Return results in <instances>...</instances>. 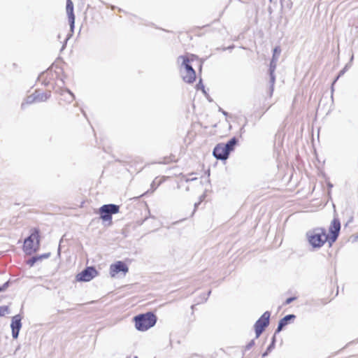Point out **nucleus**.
<instances>
[{"mask_svg": "<svg viewBox=\"0 0 358 358\" xmlns=\"http://www.w3.org/2000/svg\"><path fill=\"white\" fill-rule=\"evenodd\" d=\"M308 243L313 250L321 248L326 242H329V235L323 227H316L306 233Z\"/></svg>", "mask_w": 358, "mask_h": 358, "instance_id": "1", "label": "nucleus"}, {"mask_svg": "<svg viewBox=\"0 0 358 358\" xmlns=\"http://www.w3.org/2000/svg\"><path fill=\"white\" fill-rule=\"evenodd\" d=\"M135 327L138 331H144L155 326L157 316L152 312L136 315L134 318Z\"/></svg>", "mask_w": 358, "mask_h": 358, "instance_id": "2", "label": "nucleus"}, {"mask_svg": "<svg viewBox=\"0 0 358 358\" xmlns=\"http://www.w3.org/2000/svg\"><path fill=\"white\" fill-rule=\"evenodd\" d=\"M39 245V233L34 229L30 236L24 240L23 249L27 254L31 255L38 250Z\"/></svg>", "mask_w": 358, "mask_h": 358, "instance_id": "3", "label": "nucleus"}, {"mask_svg": "<svg viewBox=\"0 0 358 358\" xmlns=\"http://www.w3.org/2000/svg\"><path fill=\"white\" fill-rule=\"evenodd\" d=\"M120 206L115 204H105L99 208L100 217L103 221H110L112 215L119 212Z\"/></svg>", "mask_w": 358, "mask_h": 358, "instance_id": "4", "label": "nucleus"}, {"mask_svg": "<svg viewBox=\"0 0 358 358\" xmlns=\"http://www.w3.org/2000/svg\"><path fill=\"white\" fill-rule=\"evenodd\" d=\"M271 313L269 311H266L263 313V315L256 321L254 327L256 334V338L259 337V336L264 331L265 328L269 324V319H270Z\"/></svg>", "mask_w": 358, "mask_h": 358, "instance_id": "5", "label": "nucleus"}, {"mask_svg": "<svg viewBox=\"0 0 358 358\" xmlns=\"http://www.w3.org/2000/svg\"><path fill=\"white\" fill-rule=\"evenodd\" d=\"M341 230V222L338 217H335L331 222V224L329 227V245H331L333 243H334L339 235Z\"/></svg>", "mask_w": 358, "mask_h": 358, "instance_id": "6", "label": "nucleus"}, {"mask_svg": "<svg viewBox=\"0 0 358 358\" xmlns=\"http://www.w3.org/2000/svg\"><path fill=\"white\" fill-rule=\"evenodd\" d=\"M97 274V271L93 266H88L78 273L76 278L78 281L88 282L93 279Z\"/></svg>", "mask_w": 358, "mask_h": 358, "instance_id": "7", "label": "nucleus"}, {"mask_svg": "<svg viewBox=\"0 0 358 358\" xmlns=\"http://www.w3.org/2000/svg\"><path fill=\"white\" fill-rule=\"evenodd\" d=\"M129 271L128 266L123 262L118 261L110 266V274L114 277L116 274L122 272L125 275Z\"/></svg>", "mask_w": 358, "mask_h": 358, "instance_id": "8", "label": "nucleus"}, {"mask_svg": "<svg viewBox=\"0 0 358 358\" xmlns=\"http://www.w3.org/2000/svg\"><path fill=\"white\" fill-rule=\"evenodd\" d=\"M213 156L220 160H226L229 155V152L224 146V143L217 144L213 149Z\"/></svg>", "mask_w": 358, "mask_h": 358, "instance_id": "9", "label": "nucleus"}, {"mask_svg": "<svg viewBox=\"0 0 358 358\" xmlns=\"http://www.w3.org/2000/svg\"><path fill=\"white\" fill-rule=\"evenodd\" d=\"M22 317L20 315H16L12 317L10 327L12 330V336L13 338H17L19 332L22 328Z\"/></svg>", "mask_w": 358, "mask_h": 358, "instance_id": "10", "label": "nucleus"}, {"mask_svg": "<svg viewBox=\"0 0 358 358\" xmlns=\"http://www.w3.org/2000/svg\"><path fill=\"white\" fill-rule=\"evenodd\" d=\"M66 10L69 18L71 31L73 32L75 24V15L73 13V3L71 0H66Z\"/></svg>", "mask_w": 358, "mask_h": 358, "instance_id": "11", "label": "nucleus"}, {"mask_svg": "<svg viewBox=\"0 0 358 358\" xmlns=\"http://www.w3.org/2000/svg\"><path fill=\"white\" fill-rule=\"evenodd\" d=\"M296 317V316L293 314H290V315H287L286 316H285L283 318H282L279 322H278V327L275 331V335L278 333H279L280 331H281L282 330V329L288 324V323L289 322V321L291 320H294V318Z\"/></svg>", "mask_w": 358, "mask_h": 358, "instance_id": "12", "label": "nucleus"}, {"mask_svg": "<svg viewBox=\"0 0 358 358\" xmlns=\"http://www.w3.org/2000/svg\"><path fill=\"white\" fill-rule=\"evenodd\" d=\"M181 62L180 66L184 67L185 69V73L190 72L192 74L193 73L194 69L192 65L189 64V59L187 57L181 55L178 58V62L180 63Z\"/></svg>", "mask_w": 358, "mask_h": 358, "instance_id": "13", "label": "nucleus"}, {"mask_svg": "<svg viewBox=\"0 0 358 358\" xmlns=\"http://www.w3.org/2000/svg\"><path fill=\"white\" fill-rule=\"evenodd\" d=\"M36 102H43L47 101L51 96L50 91L41 93L39 91L36 90L34 92Z\"/></svg>", "mask_w": 358, "mask_h": 358, "instance_id": "14", "label": "nucleus"}, {"mask_svg": "<svg viewBox=\"0 0 358 358\" xmlns=\"http://www.w3.org/2000/svg\"><path fill=\"white\" fill-rule=\"evenodd\" d=\"M280 52H281V50L279 47H275L273 49V57H272V59L270 63L269 69H272V68L273 67V70H275L276 64H277V62L278 59V56L280 54Z\"/></svg>", "mask_w": 358, "mask_h": 358, "instance_id": "15", "label": "nucleus"}, {"mask_svg": "<svg viewBox=\"0 0 358 358\" xmlns=\"http://www.w3.org/2000/svg\"><path fill=\"white\" fill-rule=\"evenodd\" d=\"M60 95L64 96V100L68 103H71L74 99V94L68 89L61 90Z\"/></svg>", "mask_w": 358, "mask_h": 358, "instance_id": "16", "label": "nucleus"}, {"mask_svg": "<svg viewBox=\"0 0 358 358\" xmlns=\"http://www.w3.org/2000/svg\"><path fill=\"white\" fill-rule=\"evenodd\" d=\"M237 139L236 138L234 137L231 138L226 144H224V146L227 149V150L230 152L234 150L235 145L237 144Z\"/></svg>", "mask_w": 358, "mask_h": 358, "instance_id": "17", "label": "nucleus"}, {"mask_svg": "<svg viewBox=\"0 0 358 358\" xmlns=\"http://www.w3.org/2000/svg\"><path fill=\"white\" fill-rule=\"evenodd\" d=\"M182 79L185 83H192L196 79V72L193 71V73L190 72H187L185 74L182 75Z\"/></svg>", "mask_w": 358, "mask_h": 358, "instance_id": "18", "label": "nucleus"}, {"mask_svg": "<svg viewBox=\"0 0 358 358\" xmlns=\"http://www.w3.org/2000/svg\"><path fill=\"white\" fill-rule=\"evenodd\" d=\"M275 70H273V67L272 69H269V75H270V96H272L273 90H274V84L275 81V76L274 74Z\"/></svg>", "mask_w": 358, "mask_h": 358, "instance_id": "19", "label": "nucleus"}, {"mask_svg": "<svg viewBox=\"0 0 358 358\" xmlns=\"http://www.w3.org/2000/svg\"><path fill=\"white\" fill-rule=\"evenodd\" d=\"M34 102H36V97H35L34 93H33L32 94L28 96L26 98L25 101L22 103L21 107H22V108H24L26 105L31 104Z\"/></svg>", "mask_w": 358, "mask_h": 358, "instance_id": "20", "label": "nucleus"}, {"mask_svg": "<svg viewBox=\"0 0 358 358\" xmlns=\"http://www.w3.org/2000/svg\"><path fill=\"white\" fill-rule=\"evenodd\" d=\"M275 341V335H274L273 338H272L271 343L268 346V348L266 349V351L263 353V355H262L263 357H266L268 355V352L271 351L274 348Z\"/></svg>", "mask_w": 358, "mask_h": 358, "instance_id": "21", "label": "nucleus"}, {"mask_svg": "<svg viewBox=\"0 0 358 358\" xmlns=\"http://www.w3.org/2000/svg\"><path fill=\"white\" fill-rule=\"evenodd\" d=\"M196 88L197 90H201L205 95H207V93L205 90V87L202 83L201 79H200L199 82L196 84Z\"/></svg>", "mask_w": 358, "mask_h": 358, "instance_id": "22", "label": "nucleus"}, {"mask_svg": "<svg viewBox=\"0 0 358 358\" xmlns=\"http://www.w3.org/2000/svg\"><path fill=\"white\" fill-rule=\"evenodd\" d=\"M9 313V308L6 306H0V317H3Z\"/></svg>", "mask_w": 358, "mask_h": 358, "instance_id": "23", "label": "nucleus"}, {"mask_svg": "<svg viewBox=\"0 0 358 358\" xmlns=\"http://www.w3.org/2000/svg\"><path fill=\"white\" fill-rule=\"evenodd\" d=\"M345 69H346V67H345L343 70H341V71L339 72L338 76L336 78V79L334 80V82H333V83H332V86H331V91H332V92L334 91V84H335V83L337 81V80L339 78V77L344 74V73H345Z\"/></svg>", "mask_w": 358, "mask_h": 358, "instance_id": "24", "label": "nucleus"}, {"mask_svg": "<svg viewBox=\"0 0 358 358\" xmlns=\"http://www.w3.org/2000/svg\"><path fill=\"white\" fill-rule=\"evenodd\" d=\"M36 262H37L36 258H35V257H32L27 261V264H29L30 266H33Z\"/></svg>", "mask_w": 358, "mask_h": 358, "instance_id": "25", "label": "nucleus"}, {"mask_svg": "<svg viewBox=\"0 0 358 358\" xmlns=\"http://www.w3.org/2000/svg\"><path fill=\"white\" fill-rule=\"evenodd\" d=\"M255 345V341H250L245 347V350H249Z\"/></svg>", "mask_w": 358, "mask_h": 358, "instance_id": "26", "label": "nucleus"}, {"mask_svg": "<svg viewBox=\"0 0 358 358\" xmlns=\"http://www.w3.org/2000/svg\"><path fill=\"white\" fill-rule=\"evenodd\" d=\"M9 285V281L6 282L2 286L0 287V292L6 290Z\"/></svg>", "mask_w": 358, "mask_h": 358, "instance_id": "27", "label": "nucleus"}, {"mask_svg": "<svg viewBox=\"0 0 358 358\" xmlns=\"http://www.w3.org/2000/svg\"><path fill=\"white\" fill-rule=\"evenodd\" d=\"M296 298V297H289V298H287L286 299V301H285L284 304L285 305H288L289 303H291L292 301H294Z\"/></svg>", "mask_w": 358, "mask_h": 358, "instance_id": "28", "label": "nucleus"}, {"mask_svg": "<svg viewBox=\"0 0 358 358\" xmlns=\"http://www.w3.org/2000/svg\"><path fill=\"white\" fill-rule=\"evenodd\" d=\"M50 256V252H47V253H45V254H43V255H41L42 259H47Z\"/></svg>", "mask_w": 358, "mask_h": 358, "instance_id": "29", "label": "nucleus"}, {"mask_svg": "<svg viewBox=\"0 0 358 358\" xmlns=\"http://www.w3.org/2000/svg\"><path fill=\"white\" fill-rule=\"evenodd\" d=\"M210 293H211V292H210V291H209V292H208V294H207V296H205V295H204V296H203V299H202V301H207V299H208V296L210 294Z\"/></svg>", "mask_w": 358, "mask_h": 358, "instance_id": "30", "label": "nucleus"}, {"mask_svg": "<svg viewBox=\"0 0 358 358\" xmlns=\"http://www.w3.org/2000/svg\"><path fill=\"white\" fill-rule=\"evenodd\" d=\"M159 185V182L157 183V182H156V181H155V180H154V181L152 182V183L151 184V186H152V187H155V188H157V187Z\"/></svg>", "mask_w": 358, "mask_h": 358, "instance_id": "31", "label": "nucleus"}, {"mask_svg": "<svg viewBox=\"0 0 358 358\" xmlns=\"http://www.w3.org/2000/svg\"><path fill=\"white\" fill-rule=\"evenodd\" d=\"M35 258H36V262L38 261H40V260H42L43 259L41 258V255H38V256H34Z\"/></svg>", "mask_w": 358, "mask_h": 358, "instance_id": "32", "label": "nucleus"}, {"mask_svg": "<svg viewBox=\"0 0 358 358\" xmlns=\"http://www.w3.org/2000/svg\"><path fill=\"white\" fill-rule=\"evenodd\" d=\"M196 180V178H187L186 179V182H189V181H192V180Z\"/></svg>", "mask_w": 358, "mask_h": 358, "instance_id": "33", "label": "nucleus"}, {"mask_svg": "<svg viewBox=\"0 0 358 358\" xmlns=\"http://www.w3.org/2000/svg\"><path fill=\"white\" fill-rule=\"evenodd\" d=\"M201 200L199 201L198 203H195L194 204V210L198 207V206L201 203Z\"/></svg>", "mask_w": 358, "mask_h": 358, "instance_id": "34", "label": "nucleus"}, {"mask_svg": "<svg viewBox=\"0 0 358 358\" xmlns=\"http://www.w3.org/2000/svg\"><path fill=\"white\" fill-rule=\"evenodd\" d=\"M220 110H221V111H222V114H223L224 115L227 116V115H228V113H227L226 111L222 110L221 108L220 109Z\"/></svg>", "mask_w": 358, "mask_h": 358, "instance_id": "35", "label": "nucleus"}, {"mask_svg": "<svg viewBox=\"0 0 358 358\" xmlns=\"http://www.w3.org/2000/svg\"><path fill=\"white\" fill-rule=\"evenodd\" d=\"M58 255H60V247L58 248Z\"/></svg>", "mask_w": 358, "mask_h": 358, "instance_id": "36", "label": "nucleus"}, {"mask_svg": "<svg viewBox=\"0 0 358 358\" xmlns=\"http://www.w3.org/2000/svg\"><path fill=\"white\" fill-rule=\"evenodd\" d=\"M328 186H329L330 188H331V187H333V185H332L331 183H329V184H328Z\"/></svg>", "mask_w": 358, "mask_h": 358, "instance_id": "37", "label": "nucleus"}, {"mask_svg": "<svg viewBox=\"0 0 358 358\" xmlns=\"http://www.w3.org/2000/svg\"><path fill=\"white\" fill-rule=\"evenodd\" d=\"M71 36V35L70 34V35L66 38V41L69 40V38H70V36ZM66 43V41H65V43Z\"/></svg>", "mask_w": 358, "mask_h": 358, "instance_id": "38", "label": "nucleus"}, {"mask_svg": "<svg viewBox=\"0 0 358 358\" xmlns=\"http://www.w3.org/2000/svg\"><path fill=\"white\" fill-rule=\"evenodd\" d=\"M134 358H138V357H137V356H135Z\"/></svg>", "mask_w": 358, "mask_h": 358, "instance_id": "39", "label": "nucleus"}]
</instances>
